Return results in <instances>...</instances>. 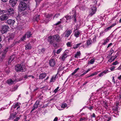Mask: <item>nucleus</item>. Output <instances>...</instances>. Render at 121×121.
Segmentation results:
<instances>
[{
  "mask_svg": "<svg viewBox=\"0 0 121 121\" xmlns=\"http://www.w3.org/2000/svg\"><path fill=\"white\" fill-rule=\"evenodd\" d=\"M15 22V21L14 20L9 19L7 20L6 22V23L10 25H12L14 24Z\"/></svg>",
  "mask_w": 121,
  "mask_h": 121,
  "instance_id": "10",
  "label": "nucleus"
},
{
  "mask_svg": "<svg viewBox=\"0 0 121 121\" xmlns=\"http://www.w3.org/2000/svg\"><path fill=\"white\" fill-rule=\"evenodd\" d=\"M103 104L104 105V107L106 108H107L108 107V104L107 103V102L105 101H104L103 102Z\"/></svg>",
  "mask_w": 121,
  "mask_h": 121,
  "instance_id": "31",
  "label": "nucleus"
},
{
  "mask_svg": "<svg viewBox=\"0 0 121 121\" xmlns=\"http://www.w3.org/2000/svg\"><path fill=\"white\" fill-rule=\"evenodd\" d=\"M76 13H74V14H73V18L74 19V20L75 22H76L77 20L76 18Z\"/></svg>",
  "mask_w": 121,
  "mask_h": 121,
  "instance_id": "36",
  "label": "nucleus"
},
{
  "mask_svg": "<svg viewBox=\"0 0 121 121\" xmlns=\"http://www.w3.org/2000/svg\"><path fill=\"white\" fill-rule=\"evenodd\" d=\"M16 114L13 113H12L10 114V117H9V119H13L15 117Z\"/></svg>",
  "mask_w": 121,
  "mask_h": 121,
  "instance_id": "28",
  "label": "nucleus"
},
{
  "mask_svg": "<svg viewBox=\"0 0 121 121\" xmlns=\"http://www.w3.org/2000/svg\"><path fill=\"white\" fill-rule=\"evenodd\" d=\"M58 120V118L57 117H56L54 119L53 121H57Z\"/></svg>",
  "mask_w": 121,
  "mask_h": 121,
  "instance_id": "56",
  "label": "nucleus"
},
{
  "mask_svg": "<svg viewBox=\"0 0 121 121\" xmlns=\"http://www.w3.org/2000/svg\"><path fill=\"white\" fill-rule=\"evenodd\" d=\"M26 36L25 35L22 38H21V40L23 41L25 40Z\"/></svg>",
  "mask_w": 121,
  "mask_h": 121,
  "instance_id": "38",
  "label": "nucleus"
},
{
  "mask_svg": "<svg viewBox=\"0 0 121 121\" xmlns=\"http://www.w3.org/2000/svg\"><path fill=\"white\" fill-rule=\"evenodd\" d=\"M93 107L92 106H91L90 107L88 108L90 110H91L93 108Z\"/></svg>",
  "mask_w": 121,
  "mask_h": 121,
  "instance_id": "60",
  "label": "nucleus"
},
{
  "mask_svg": "<svg viewBox=\"0 0 121 121\" xmlns=\"http://www.w3.org/2000/svg\"><path fill=\"white\" fill-rule=\"evenodd\" d=\"M8 12L10 15H11L13 13L14 11L13 9L10 8L8 9Z\"/></svg>",
  "mask_w": 121,
  "mask_h": 121,
  "instance_id": "25",
  "label": "nucleus"
},
{
  "mask_svg": "<svg viewBox=\"0 0 121 121\" xmlns=\"http://www.w3.org/2000/svg\"><path fill=\"white\" fill-rule=\"evenodd\" d=\"M108 72L109 71L108 70H105L99 74V77H101L105 74L108 73Z\"/></svg>",
  "mask_w": 121,
  "mask_h": 121,
  "instance_id": "12",
  "label": "nucleus"
},
{
  "mask_svg": "<svg viewBox=\"0 0 121 121\" xmlns=\"http://www.w3.org/2000/svg\"><path fill=\"white\" fill-rule=\"evenodd\" d=\"M27 5L24 2H21L19 4L18 8L19 10L21 11H22L25 10L26 8Z\"/></svg>",
  "mask_w": 121,
  "mask_h": 121,
  "instance_id": "4",
  "label": "nucleus"
},
{
  "mask_svg": "<svg viewBox=\"0 0 121 121\" xmlns=\"http://www.w3.org/2000/svg\"><path fill=\"white\" fill-rule=\"evenodd\" d=\"M56 75H54L51 78L50 82H52L55 81L56 78Z\"/></svg>",
  "mask_w": 121,
  "mask_h": 121,
  "instance_id": "23",
  "label": "nucleus"
},
{
  "mask_svg": "<svg viewBox=\"0 0 121 121\" xmlns=\"http://www.w3.org/2000/svg\"><path fill=\"white\" fill-rule=\"evenodd\" d=\"M46 73H42L39 76V78L40 79H42L44 78L46 76Z\"/></svg>",
  "mask_w": 121,
  "mask_h": 121,
  "instance_id": "18",
  "label": "nucleus"
},
{
  "mask_svg": "<svg viewBox=\"0 0 121 121\" xmlns=\"http://www.w3.org/2000/svg\"><path fill=\"white\" fill-rule=\"evenodd\" d=\"M117 78L119 80H121V75H120Z\"/></svg>",
  "mask_w": 121,
  "mask_h": 121,
  "instance_id": "62",
  "label": "nucleus"
},
{
  "mask_svg": "<svg viewBox=\"0 0 121 121\" xmlns=\"http://www.w3.org/2000/svg\"><path fill=\"white\" fill-rule=\"evenodd\" d=\"M25 49L26 50H29L31 48V46L30 43H27L25 45Z\"/></svg>",
  "mask_w": 121,
  "mask_h": 121,
  "instance_id": "13",
  "label": "nucleus"
},
{
  "mask_svg": "<svg viewBox=\"0 0 121 121\" xmlns=\"http://www.w3.org/2000/svg\"><path fill=\"white\" fill-rule=\"evenodd\" d=\"M15 105L17 107V110H19L20 108V106H19L20 104H19L17 103Z\"/></svg>",
  "mask_w": 121,
  "mask_h": 121,
  "instance_id": "30",
  "label": "nucleus"
},
{
  "mask_svg": "<svg viewBox=\"0 0 121 121\" xmlns=\"http://www.w3.org/2000/svg\"><path fill=\"white\" fill-rule=\"evenodd\" d=\"M9 2L13 7L15 6L16 3V1H14V0H9Z\"/></svg>",
  "mask_w": 121,
  "mask_h": 121,
  "instance_id": "22",
  "label": "nucleus"
},
{
  "mask_svg": "<svg viewBox=\"0 0 121 121\" xmlns=\"http://www.w3.org/2000/svg\"><path fill=\"white\" fill-rule=\"evenodd\" d=\"M112 44V43H111L109 44L107 46V48H108L110 46H111Z\"/></svg>",
  "mask_w": 121,
  "mask_h": 121,
  "instance_id": "58",
  "label": "nucleus"
},
{
  "mask_svg": "<svg viewBox=\"0 0 121 121\" xmlns=\"http://www.w3.org/2000/svg\"><path fill=\"white\" fill-rule=\"evenodd\" d=\"M81 54L80 52V51L77 52L75 54L74 57L78 58L80 57Z\"/></svg>",
  "mask_w": 121,
  "mask_h": 121,
  "instance_id": "21",
  "label": "nucleus"
},
{
  "mask_svg": "<svg viewBox=\"0 0 121 121\" xmlns=\"http://www.w3.org/2000/svg\"><path fill=\"white\" fill-rule=\"evenodd\" d=\"M19 119V117L16 118L14 120V121H17Z\"/></svg>",
  "mask_w": 121,
  "mask_h": 121,
  "instance_id": "57",
  "label": "nucleus"
},
{
  "mask_svg": "<svg viewBox=\"0 0 121 121\" xmlns=\"http://www.w3.org/2000/svg\"><path fill=\"white\" fill-rule=\"evenodd\" d=\"M15 69L17 72H23L25 71L26 70L25 66L20 64H18L16 65L15 67Z\"/></svg>",
  "mask_w": 121,
  "mask_h": 121,
  "instance_id": "2",
  "label": "nucleus"
},
{
  "mask_svg": "<svg viewBox=\"0 0 121 121\" xmlns=\"http://www.w3.org/2000/svg\"><path fill=\"white\" fill-rule=\"evenodd\" d=\"M94 61L95 59H92L90 60L88 62V64H92L94 63Z\"/></svg>",
  "mask_w": 121,
  "mask_h": 121,
  "instance_id": "33",
  "label": "nucleus"
},
{
  "mask_svg": "<svg viewBox=\"0 0 121 121\" xmlns=\"http://www.w3.org/2000/svg\"><path fill=\"white\" fill-rule=\"evenodd\" d=\"M116 25V23L113 24L111 26V28H112V27H114V26Z\"/></svg>",
  "mask_w": 121,
  "mask_h": 121,
  "instance_id": "52",
  "label": "nucleus"
},
{
  "mask_svg": "<svg viewBox=\"0 0 121 121\" xmlns=\"http://www.w3.org/2000/svg\"><path fill=\"white\" fill-rule=\"evenodd\" d=\"M92 69V68H89L88 69V70L87 71V72H88L90 71L91 69Z\"/></svg>",
  "mask_w": 121,
  "mask_h": 121,
  "instance_id": "64",
  "label": "nucleus"
},
{
  "mask_svg": "<svg viewBox=\"0 0 121 121\" xmlns=\"http://www.w3.org/2000/svg\"><path fill=\"white\" fill-rule=\"evenodd\" d=\"M31 77V78H34V77L33 76H31V75L28 76L27 75H26L25 76L24 78L26 79L28 77Z\"/></svg>",
  "mask_w": 121,
  "mask_h": 121,
  "instance_id": "41",
  "label": "nucleus"
},
{
  "mask_svg": "<svg viewBox=\"0 0 121 121\" xmlns=\"http://www.w3.org/2000/svg\"><path fill=\"white\" fill-rule=\"evenodd\" d=\"M96 11V7L94 6L91 7L90 9L89 12V15L92 16L95 13Z\"/></svg>",
  "mask_w": 121,
  "mask_h": 121,
  "instance_id": "7",
  "label": "nucleus"
},
{
  "mask_svg": "<svg viewBox=\"0 0 121 121\" xmlns=\"http://www.w3.org/2000/svg\"><path fill=\"white\" fill-rule=\"evenodd\" d=\"M71 43L70 42H69L66 43V45L68 47H70L71 46Z\"/></svg>",
  "mask_w": 121,
  "mask_h": 121,
  "instance_id": "39",
  "label": "nucleus"
},
{
  "mask_svg": "<svg viewBox=\"0 0 121 121\" xmlns=\"http://www.w3.org/2000/svg\"><path fill=\"white\" fill-rule=\"evenodd\" d=\"M113 61V60H112V59H111V58H110L108 60V61L110 63L111 62Z\"/></svg>",
  "mask_w": 121,
  "mask_h": 121,
  "instance_id": "54",
  "label": "nucleus"
},
{
  "mask_svg": "<svg viewBox=\"0 0 121 121\" xmlns=\"http://www.w3.org/2000/svg\"><path fill=\"white\" fill-rule=\"evenodd\" d=\"M97 74V73H96V72L95 73H94L91 75L90 76L88 77H91V76H94L95 75H96V74Z\"/></svg>",
  "mask_w": 121,
  "mask_h": 121,
  "instance_id": "46",
  "label": "nucleus"
},
{
  "mask_svg": "<svg viewBox=\"0 0 121 121\" xmlns=\"http://www.w3.org/2000/svg\"><path fill=\"white\" fill-rule=\"evenodd\" d=\"M79 69V68H77L75 69L74 71L72 73V75H73L74 74L76 73L78 70Z\"/></svg>",
  "mask_w": 121,
  "mask_h": 121,
  "instance_id": "29",
  "label": "nucleus"
},
{
  "mask_svg": "<svg viewBox=\"0 0 121 121\" xmlns=\"http://www.w3.org/2000/svg\"><path fill=\"white\" fill-rule=\"evenodd\" d=\"M119 64V62L117 61L113 62L112 64V65H116Z\"/></svg>",
  "mask_w": 121,
  "mask_h": 121,
  "instance_id": "37",
  "label": "nucleus"
},
{
  "mask_svg": "<svg viewBox=\"0 0 121 121\" xmlns=\"http://www.w3.org/2000/svg\"><path fill=\"white\" fill-rule=\"evenodd\" d=\"M71 18V16H65V17H64L63 18V19H64V20H66V22H69V21H68V20H69L70 18ZM69 21H70V20H69Z\"/></svg>",
  "mask_w": 121,
  "mask_h": 121,
  "instance_id": "20",
  "label": "nucleus"
},
{
  "mask_svg": "<svg viewBox=\"0 0 121 121\" xmlns=\"http://www.w3.org/2000/svg\"><path fill=\"white\" fill-rule=\"evenodd\" d=\"M91 117H95V114L94 113H93L92 114V115H91Z\"/></svg>",
  "mask_w": 121,
  "mask_h": 121,
  "instance_id": "59",
  "label": "nucleus"
},
{
  "mask_svg": "<svg viewBox=\"0 0 121 121\" xmlns=\"http://www.w3.org/2000/svg\"><path fill=\"white\" fill-rule=\"evenodd\" d=\"M14 36L13 35H10L8 37L9 40L11 39L14 38Z\"/></svg>",
  "mask_w": 121,
  "mask_h": 121,
  "instance_id": "35",
  "label": "nucleus"
},
{
  "mask_svg": "<svg viewBox=\"0 0 121 121\" xmlns=\"http://www.w3.org/2000/svg\"><path fill=\"white\" fill-rule=\"evenodd\" d=\"M92 43L91 40L90 39H89L86 42V47H88L89 45L91 44Z\"/></svg>",
  "mask_w": 121,
  "mask_h": 121,
  "instance_id": "19",
  "label": "nucleus"
},
{
  "mask_svg": "<svg viewBox=\"0 0 121 121\" xmlns=\"http://www.w3.org/2000/svg\"><path fill=\"white\" fill-rule=\"evenodd\" d=\"M59 15H60L58 13H57V14H56L54 16V17H53V18H57V17H58L59 16Z\"/></svg>",
  "mask_w": 121,
  "mask_h": 121,
  "instance_id": "43",
  "label": "nucleus"
},
{
  "mask_svg": "<svg viewBox=\"0 0 121 121\" xmlns=\"http://www.w3.org/2000/svg\"><path fill=\"white\" fill-rule=\"evenodd\" d=\"M118 109V107H115L113 109V110L114 111H117Z\"/></svg>",
  "mask_w": 121,
  "mask_h": 121,
  "instance_id": "48",
  "label": "nucleus"
},
{
  "mask_svg": "<svg viewBox=\"0 0 121 121\" xmlns=\"http://www.w3.org/2000/svg\"><path fill=\"white\" fill-rule=\"evenodd\" d=\"M8 48H9L8 47H7L4 50L2 54L3 57H4L5 56V54L8 51Z\"/></svg>",
  "mask_w": 121,
  "mask_h": 121,
  "instance_id": "24",
  "label": "nucleus"
},
{
  "mask_svg": "<svg viewBox=\"0 0 121 121\" xmlns=\"http://www.w3.org/2000/svg\"><path fill=\"white\" fill-rule=\"evenodd\" d=\"M16 81H13L11 79H9L7 81V83L9 85H11L13 84Z\"/></svg>",
  "mask_w": 121,
  "mask_h": 121,
  "instance_id": "14",
  "label": "nucleus"
},
{
  "mask_svg": "<svg viewBox=\"0 0 121 121\" xmlns=\"http://www.w3.org/2000/svg\"><path fill=\"white\" fill-rule=\"evenodd\" d=\"M61 39V38L60 36L58 34H56L53 36H50L48 39V41L50 42L51 44H52L53 42L56 41L59 42Z\"/></svg>",
  "mask_w": 121,
  "mask_h": 121,
  "instance_id": "1",
  "label": "nucleus"
},
{
  "mask_svg": "<svg viewBox=\"0 0 121 121\" xmlns=\"http://www.w3.org/2000/svg\"><path fill=\"white\" fill-rule=\"evenodd\" d=\"M5 13V10H2L0 9V14H2L3 13Z\"/></svg>",
  "mask_w": 121,
  "mask_h": 121,
  "instance_id": "42",
  "label": "nucleus"
},
{
  "mask_svg": "<svg viewBox=\"0 0 121 121\" xmlns=\"http://www.w3.org/2000/svg\"><path fill=\"white\" fill-rule=\"evenodd\" d=\"M57 62V60L56 59H50L49 61V65L51 67H53L55 65Z\"/></svg>",
  "mask_w": 121,
  "mask_h": 121,
  "instance_id": "6",
  "label": "nucleus"
},
{
  "mask_svg": "<svg viewBox=\"0 0 121 121\" xmlns=\"http://www.w3.org/2000/svg\"><path fill=\"white\" fill-rule=\"evenodd\" d=\"M15 57V56L14 55H12L9 58V60L8 61V63H10L12 61H13Z\"/></svg>",
  "mask_w": 121,
  "mask_h": 121,
  "instance_id": "15",
  "label": "nucleus"
},
{
  "mask_svg": "<svg viewBox=\"0 0 121 121\" xmlns=\"http://www.w3.org/2000/svg\"><path fill=\"white\" fill-rule=\"evenodd\" d=\"M9 27L8 26L6 25L3 26L2 27V29L0 30V32L2 34L6 32L8 30Z\"/></svg>",
  "mask_w": 121,
  "mask_h": 121,
  "instance_id": "5",
  "label": "nucleus"
},
{
  "mask_svg": "<svg viewBox=\"0 0 121 121\" xmlns=\"http://www.w3.org/2000/svg\"><path fill=\"white\" fill-rule=\"evenodd\" d=\"M115 67V66H113L110 68V69L111 71H113L114 70Z\"/></svg>",
  "mask_w": 121,
  "mask_h": 121,
  "instance_id": "44",
  "label": "nucleus"
},
{
  "mask_svg": "<svg viewBox=\"0 0 121 121\" xmlns=\"http://www.w3.org/2000/svg\"><path fill=\"white\" fill-rule=\"evenodd\" d=\"M96 37L95 36L94 37V38L93 39V41L94 42H95L96 41Z\"/></svg>",
  "mask_w": 121,
  "mask_h": 121,
  "instance_id": "50",
  "label": "nucleus"
},
{
  "mask_svg": "<svg viewBox=\"0 0 121 121\" xmlns=\"http://www.w3.org/2000/svg\"><path fill=\"white\" fill-rule=\"evenodd\" d=\"M9 17L8 14H6L2 15L0 17V20L1 21L6 20Z\"/></svg>",
  "mask_w": 121,
  "mask_h": 121,
  "instance_id": "8",
  "label": "nucleus"
},
{
  "mask_svg": "<svg viewBox=\"0 0 121 121\" xmlns=\"http://www.w3.org/2000/svg\"><path fill=\"white\" fill-rule=\"evenodd\" d=\"M70 101L69 100H67L66 101H65L63 104H61L60 106L61 108L58 107L57 108L59 110H61L65 108H68L69 106L68 105L69 104Z\"/></svg>",
  "mask_w": 121,
  "mask_h": 121,
  "instance_id": "3",
  "label": "nucleus"
},
{
  "mask_svg": "<svg viewBox=\"0 0 121 121\" xmlns=\"http://www.w3.org/2000/svg\"><path fill=\"white\" fill-rule=\"evenodd\" d=\"M82 43H83V42H82L77 44H76L74 45V46L73 47V48L74 49H76L78 47H79L82 44Z\"/></svg>",
  "mask_w": 121,
  "mask_h": 121,
  "instance_id": "26",
  "label": "nucleus"
},
{
  "mask_svg": "<svg viewBox=\"0 0 121 121\" xmlns=\"http://www.w3.org/2000/svg\"><path fill=\"white\" fill-rule=\"evenodd\" d=\"M25 35L28 38L30 37L31 35V34L30 31H28L25 34Z\"/></svg>",
  "mask_w": 121,
  "mask_h": 121,
  "instance_id": "27",
  "label": "nucleus"
},
{
  "mask_svg": "<svg viewBox=\"0 0 121 121\" xmlns=\"http://www.w3.org/2000/svg\"><path fill=\"white\" fill-rule=\"evenodd\" d=\"M112 28H111L110 26L108 27L106 29H105L104 30L105 31H108L109 30H110Z\"/></svg>",
  "mask_w": 121,
  "mask_h": 121,
  "instance_id": "40",
  "label": "nucleus"
},
{
  "mask_svg": "<svg viewBox=\"0 0 121 121\" xmlns=\"http://www.w3.org/2000/svg\"><path fill=\"white\" fill-rule=\"evenodd\" d=\"M17 108V107L15 105H14L12 106V108H11V109L12 110L13 109L15 108Z\"/></svg>",
  "mask_w": 121,
  "mask_h": 121,
  "instance_id": "51",
  "label": "nucleus"
},
{
  "mask_svg": "<svg viewBox=\"0 0 121 121\" xmlns=\"http://www.w3.org/2000/svg\"><path fill=\"white\" fill-rule=\"evenodd\" d=\"M112 82H113L114 83H115V79H114V76H113L112 77Z\"/></svg>",
  "mask_w": 121,
  "mask_h": 121,
  "instance_id": "53",
  "label": "nucleus"
},
{
  "mask_svg": "<svg viewBox=\"0 0 121 121\" xmlns=\"http://www.w3.org/2000/svg\"><path fill=\"white\" fill-rule=\"evenodd\" d=\"M59 87H58L57 88L55 89L54 91V92L55 93H56L58 91V90L59 89Z\"/></svg>",
  "mask_w": 121,
  "mask_h": 121,
  "instance_id": "45",
  "label": "nucleus"
},
{
  "mask_svg": "<svg viewBox=\"0 0 121 121\" xmlns=\"http://www.w3.org/2000/svg\"><path fill=\"white\" fill-rule=\"evenodd\" d=\"M81 31H80L75 30L74 32V35L76 38L78 37L80 35Z\"/></svg>",
  "mask_w": 121,
  "mask_h": 121,
  "instance_id": "11",
  "label": "nucleus"
},
{
  "mask_svg": "<svg viewBox=\"0 0 121 121\" xmlns=\"http://www.w3.org/2000/svg\"><path fill=\"white\" fill-rule=\"evenodd\" d=\"M38 105L39 102L36 101L32 108V111H33L35 109L37 108H38Z\"/></svg>",
  "mask_w": 121,
  "mask_h": 121,
  "instance_id": "16",
  "label": "nucleus"
},
{
  "mask_svg": "<svg viewBox=\"0 0 121 121\" xmlns=\"http://www.w3.org/2000/svg\"><path fill=\"white\" fill-rule=\"evenodd\" d=\"M87 73V71H85V72H84V73H83L81 75V76H82L83 75L86 74Z\"/></svg>",
  "mask_w": 121,
  "mask_h": 121,
  "instance_id": "61",
  "label": "nucleus"
},
{
  "mask_svg": "<svg viewBox=\"0 0 121 121\" xmlns=\"http://www.w3.org/2000/svg\"><path fill=\"white\" fill-rule=\"evenodd\" d=\"M109 40L108 38H107L104 41V43H103V45H105V44H106V43H108L109 41Z\"/></svg>",
  "mask_w": 121,
  "mask_h": 121,
  "instance_id": "32",
  "label": "nucleus"
},
{
  "mask_svg": "<svg viewBox=\"0 0 121 121\" xmlns=\"http://www.w3.org/2000/svg\"><path fill=\"white\" fill-rule=\"evenodd\" d=\"M103 33H104V32H103V31H102V32H100V35L101 36H102Z\"/></svg>",
  "mask_w": 121,
  "mask_h": 121,
  "instance_id": "63",
  "label": "nucleus"
},
{
  "mask_svg": "<svg viewBox=\"0 0 121 121\" xmlns=\"http://www.w3.org/2000/svg\"><path fill=\"white\" fill-rule=\"evenodd\" d=\"M45 50V49H44V48H43L42 49H41V51L42 52V53H43L44 52Z\"/></svg>",
  "mask_w": 121,
  "mask_h": 121,
  "instance_id": "55",
  "label": "nucleus"
},
{
  "mask_svg": "<svg viewBox=\"0 0 121 121\" xmlns=\"http://www.w3.org/2000/svg\"><path fill=\"white\" fill-rule=\"evenodd\" d=\"M68 56V55L65 53H64L59 57V59L62 61H64Z\"/></svg>",
  "mask_w": 121,
  "mask_h": 121,
  "instance_id": "9",
  "label": "nucleus"
},
{
  "mask_svg": "<svg viewBox=\"0 0 121 121\" xmlns=\"http://www.w3.org/2000/svg\"><path fill=\"white\" fill-rule=\"evenodd\" d=\"M64 20V19H62V20H61V22H60V21H59V22H58L57 23H56L55 24L56 25H57L59 24L61 22H62L63 21H62V20Z\"/></svg>",
  "mask_w": 121,
  "mask_h": 121,
  "instance_id": "47",
  "label": "nucleus"
},
{
  "mask_svg": "<svg viewBox=\"0 0 121 121\" xmlns=\"http://www.w3.org/2000/svg\"><path fill=\"white\" fill-rule=\"evenodd\" d=\"M117 70H120L121 71V65L117 69Z\"/></svg>",
  "mask_w": 121,
  "mask_h": 121,
  "instance_id": "49",
  "label": "nucleus"
},
{
  "mask_svg": "<svg viewBox=\"0 0 121 121\" xmlns=\"http://www.w3.org/2000/svg\"><path fill=\"white\" fill-rule=\"evenodd\" d=\"M62 50V48H60L59 49L56 51V53L57 54H59Z\"/></svg>",
  "mask_w": 121,
  "mask_h": 121,
  "instance_id": "34",
  "label": "nucleus"
},
{
  "mask_svg": "<svg viewBox=\"0 0 121 121\" xmlns=\"http://www.w3.org/2000/svg\"><path fill=\"white\" fill-rule=\"evenodd\" d=\"M72 32V30H69L66 31L65 37H68L70 35Z\"/></svg>",
  "mask_w": 121,
  "mask_h": 121,
  "instance_id": "17",
  "label": "nucleus"
}]
</instances>
